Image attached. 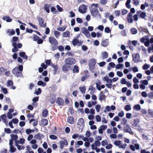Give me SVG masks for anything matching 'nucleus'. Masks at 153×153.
Instances as JSON below:
<instances>
[{"label": "nucleus", "mask_w": 153, "mask_h": 153, "mask_svg": "<svg viewBox=\"0 0 153 153\" xmlns=\"http://www.w3.org/2000/svg\"><path fill=\"white\" fill-rule=\"evenodd\" d=\"M111 30L109 27H106L105 28V32L107 33H111Z\"/></svg>", "instance_id": "48"}, {"label": "nucleus", "mask_w": 153, "mask_h": 153, "mask_svg": "<svg viewBox=\"0 0 153 153\" xmlns=\"http://www.w3.org/2000/svg\"><path fill=\"white\" fill-rule=\"evenodd\" d=\"M82 33L84 34L85 36L88 38H89L90 37V33L87 29L85 27H83L81 29Z\"/></svg>", "instance_id": "9"}, {"label": "nucleus", "mask_w": 153, "mask_h": 153, "mask_svg": "<svg viewBox=\"0 0 153 153\" xmlns=\"http://www.w3.org/2000/svg\"><path fill=\"white\" fill-rule=\"evenodd\" d=\"M19 40V38L16 36H13L12 38V42H14L12 44V46L14 47L12 49L13 52L15 53L18 51V48H22V45L21 43L17 44L16 42Z\"/></svg>", "instance_id": "2"}, {"label": "nucleus", "mask_w": 153, "mask_h": 153, "mask_svg": "<svg viewBox=\"0 0 153 153\" xmlns=\"http://www.w3.org/2000/svg\"><path fill=\"white\" fill-rule=\"evenodd\" d=\"M51 66L54 69L53 74H55L59 68L58 65H54L53 64H52Z\"/></svg>", "instance_id": "20"}, {"label": "nucleus", "mask_w": 153, "mask_h": 153, "mask_svg": "<svg viewBox=\"0 0 153 153\" xmlns=\"http://www.w3.org/2000/svg\"><path fill=\"white\" fill-rule=\"evenodd\" d=\"M51 11L54 14H56L57 12L55 7L53 6L51 7Z\"/></svg>", "instance_id": "37"}, {"label": "nucleus", "mask_w": 153, "mask_h": 153, "mask_svg": "<svg viewBox=\"0 0 153 153\" xmlns=\"http://www.w3.org/2000/svg\"><path fill=\"white\" fill-rule=\"evenodd\" d=\"M78 40L76 39H74L72 42V44L74 46H76L78 43Z\"/></svg>", "instance_id": "44"}, {"label": "nucleus", "mask_w": 153, "mask_h": 153, "mask_svg": "<svg viewBox=\"0 0 153 153\" xmlns=\"http://www.w3.org/2000/svg\"><path fill=\"white\" fill-rule=\"evenodd\" d=\"M44 137V136L41 134L40 133H38L36 134L34 136V138L36 140H40L42 138H43Z\"/></svg>", "instance_id": "16"}, {"label": "nucleus", "mask_w": 153, "mask_h": 153, "mask_svg": "<svg viewBox=\"0 0 153 153\" xmlns=\"http://www.w3.org/2000/svg\"><path fill=\"white\" fill-rule=\"evenodd\" d=\"M100 3L103 5H105L108 2V0H100Z\"/></svg>", "instance_id": "55"}, {"label": "nucleus", "mask_w": 153, "mask_h": 153, "mask_svg": "<svg viewBox=\"0 0 153 153\" xmlns=\"http://www.w3.org/2000/svg\"><path fill=\"white\" fill-rule=\"evenodd\" d=\"M108 39H105V40H102V41L101 45L102 46L105 47L108 45Z\"/></svg>", "instance_id": "21"}, {"label": "nucleus", "mask_w": 153, "mask_h": 153, "mask_svg": "<svg viewBox=\"0 0 153 153\" xmlns=\"http://www.w3.org/2000/svg\"><path fill=\"white\" fill-rule=\"evenodd\" d=\"M16 146H17V149L19 150H21L22 149H25V147L23 146H21L20 145H16Z\"/></svg>", "instance_id": "58"}, {"label": "nucleus", "mask_w": 153, "mask_h": 153, "mask_svg": "<svg viewBox=\"0 0 153 153\" xmlns=\"http://www.w3.org/2000/svg\"><path fill=\"white\" fill-rule=\"evenodd\" d=\"M64 100L61 97H58L56 101V103L59 106H61L63 105L64 103Z\"/></svg>", "instance_id": "18"}, {"label": "nucleus", "mask_w": 153, "mask_h": 153, "mask_svg": "<svg viewBox=\"0 0 153 153\" xmlns=\"http://www.w3.org/2000/svg\"><path fill=\"white\" fill-rule=\"evenodd\" d=\"M16 150V148L14 147L13 146H10V150H9V151L11 153H13L15 152Z\"/></svg>", "instance_id": "36"}, {"label": "nucleus", "mask_w": 153, "mask_h": 153, "mask_svg": "<svg viewBox=\"0 0 153 153\" xmlns=\"http://www.w3.org/2000/svg\"><path fill=\"white\" fill-rule=\"evenodd\" d=\"M134 108L137 109V110H140L141 109L140 106L139 104L135 105L134 107Z\"/></svg>", "instance_id": "59"}, {"label": "nucleus", "mask_w": 153, "mask_h": 153, "mask_svg": "<svg viewBox=\"0 0 153 153\" xmlns=\"http://www.w3.org/2000/svg\"><path fill=\"white\" fill-rule=\"evenodd\" d=\"M4 130V132L7 134H10L11 132V130L9 128H5Z\"/></svg>", "instance_id": "53"}, {"label": "nucleus", "mask_w": 153, "mask_h": 153, "mask_svg": "<svg viewBox=\"0 0 153 153\" xmlns=\"http://www.w3.org/2000/svg\"><path fill=\"white\" fill-rule=\"evenodd\" d=\"M6 70L7 69H5L3 67H0V75H2Z\"/></svg>", "instance_id": "41"}, {"label": "nucleus", "mask_w": 153, "mask_h": 153, "mask_svg": "<svg viewBox=\"0 0 153 153\" xmlns=\"http://www.w3.org/2000/svg\"><path fill=\"white\" fill-rule=\"evenodd\" d=\"M51 4H46L44 6V9L46 11L47 13H50V10L49 8L51 6Z\"/></svg>", "instance_id": "22"}, {"label": "nucleus", "mask_w": 153, "mask_h": 153, "mask_svg": "<svg viewBox=\"0 0 153 153\" xmlns=\"http://www.w3.org/2000/svg\"><path fill=\"white\" fill-rule=\"evenodd\" d=\"M108 56V53L106 51H104L102 53V56L103 59L107 58Z\"/></svg>", "instance_id": "35"}, {"label": "nucleus", "mask_w": 153, "mask_h": 153, "mask_svg": "<svg viewBox=\"0 0 153 153\" xmlns=\"http://www.w3.org/2000/svg\"><path fill=\"white\" fill-rule=\"evenodd\" d=\"M131 0H127V1L126 3V7L128 8H130L131 7V5L129 4L131 2Z\"/></svg>", "instance_id": "38"}, {"label": "nucleus", "mask_w": 153, "mask_h": 153, "mask_svg": "<svg viewBox=\"0 0 153 153\" xmlns=\"http://www.w3.org/2000/svg\"><path fill=\"white\" fill-rule=\"evenodd\" d=\"M133 60L135 63L138 62L140 60V56L138 53L132 55Z\"/></svg>", "instance_id": "11"}, {"label": "nucleus", "mask_w": 153, "mask_h": 153, "mask_svg": "<svg viewBox=\"0 0 153 153\" xmlns=\"http://www.w3.org/2000/svg\"><path fill=\"white\" fill-rule=\"evenodd\" d=\"M39 97H34L33 99V102L32 103L33 105H34L35 103H36V102L38 101L39 100Z\"/></svg>", "instance_id": "39"}, {"label": "nucleus", "mask_w": 153, "mask_h": 153, "mask_svg": "<svg viewBox=\"0 0 153 153\" xmlns=\"http://www.w3.org/2000/svg\"><path fill=\"white\" fill-rule=\"evenodd\" d=\"M72 68L71 66L65 63L62 67V70L65 73H66L70 70H71Z\"/></svg>", "instance_id": "7"}, {"label": "nucleus", "mask_w": 153, "mask_h": 153, "mask_svg": "<svg viewBox=\"0 0 153 153\" xmlns=\"http://www.w3.org/2000/svg\"><path fill=\"white\" fill-rule=\"evenodd\" d=\"M127 82V81L126 80V79L124 78H123L120 80L121 83L123 84H126Z\"/></svg>", "instance_id": "60"}, {"label": "nucleus", "mask_w": 153, "mask_h": 153, "mask_svg": "<svg viewBox=\"0 0 153 153\" xmlns=\"http://www.w3.org/2000/svg\"><path fill=\"white\" fill-rule=\"evenodd\" d=\"M23 66L22 65H19L18 67H16L12 70V74L16 77H23L22 71Z\"/></svg>", "instance_id": "1"}, {"label": "nucleus", "mask_w": 153, "mask_h": 153, "mask_svg": "<svg viewBox=\"0 0 153 153\" xmlns=\"http://www.w3.org/2000/svg\"><path fill=\"white\" fill-rule=\"evenodd\" d=\"M95 118L97 121L100 122L101 121V118L100 115H97L96 116Z\"/></svg>", "instance_id": "56"}, {"label": "nucleus", "mask_w": 153, "mask_h": 153, "mask_svg": "<svg viewBox=\"0 0 153 153\" xmlns=\"http://www.w3.org/2000/svg\"><path fill=\"white\" fill-rule=\"evenodd\" d=\"M54 34L56 38L59 36L60 34V32L57 31H54Z\"/></svg>", "instance_id": "51"}, {"label": "nucleus", "mask_w": 153, "mask_h": 153, "mask_svg": "<svg viewBox=\"0 0 153 153\" xmlns=\"http://www.w3.org/2000/svg\"><path fill=\"white\" fill-rule=\"evenodd\" d=\"M100 108L101 105H97L95 106L97 112H99L100 111Z\"/></svg>", "instance_id": "54"}, {"label": "nucleus", "mask_w": 153, "mask_h": 153, "mask_svg": "<svg viewBox=\"0 0 153 153\" xmlns=\"http://www.w3.org/2000/svg\"><path fill=\"white\" fill-rule=\"evenodd\" d=\"M66 28V27H60L57 28V29L59 31H64L65 30Z\"/></svg>", "instance_id": "47"}, {"label": "nucleus", "mask_w": 153, "mask_h": 153, "mask_svg": "<svg viewBox=\"0 0 153 153\" xmlns=\"http://www.w3.org/2000/svg\"><path fill=\"white\" fill-rule=\"evenodd\" d=\"M41 123L43 126H47L48 123V121L47 119H43L41 121Z\"/></svg>", "instance_id": "26"}, {"label": "nucleus", "mask_w": 153, "mask_h": 153, "mask_svg": "<svg viewBox=\"0 0 153 153\" xmlns=\"http://www.w3.org/2000/svg\"><path fill=\"white\" fill-rule=\"evenodd\" d=\"M149 67L150 66L149 65H148L146 63H145L143 66L142 68L143 70H146L148 68H149Z\"/></svg>", "instance_id": "45"}, {"label": "nucleus", "mask_w": 153, "mask_h": 153, "mask_svg": "<svg viewBox=\"0 0 153 153\" xmlns=\"http://www.w3.org/2000/svg\"><path fill=\"white\" fill-rule=\"evenodd\" d=\"M49 42L51 45V50L54 51L57 49L58 42L55 38L52 36L50 37L49 38Z\"/></svg>", "instance_id": "4"}, {"label": "nucleus", "mask_w": 153, "mask_h": 153, "mask_svg": "<svg viewBox=\"0 0 153 153\" xmlns=\"http://www.w3.org/2000/svg\"><path fill=\"white\" fill-rule=\"evenodd\" d=\"M97 61L95 59L92 58L90 59L89 61L88 66L89 70L92 72H94L95 65Z\"/></svg>", "instance_id": "5"}, {"label": "nucleus", "mask_w": 153, "mask_h": 153, "mask_svg": "<svg viewBox=\"0 0 153 153\" xmlns=\"http://www.w3.org/2000/svg\"><path fill=\"white\" fill-rule=\"evenodd\" d=\"M59 143L60 144V148L61 149H63L64 145L67 146L68 145L67 141L66 140H64L63 141H60Z\"/></svg>", "instance_id": "17"}, {"label": "nucleus", "mask_w": 153, "mask_h": 153, "mask_svg": "<svg viewBox=\"0 0 153 153\" xmlns=\"http://www.w3.org/2000/svg\"><path fill=\"white\" fill-rule=\"evenodd\" d=\"M7 84L8 86H10L13 85V82L11 80H8L7 81Z\"/></svg>", "instance_id": "50"}, {"label": "nucleus", "mask_w": 153, "mask_h": 153, "mask_svg": "<svg viewBox=\"0 0 153 153\" xmlns=\"http://www.w3.org/2000/svg\"><path fill=\"white\" fill-rule=\"evenodd\" d=\"M79 67L76 65H75L73 69V72L74 73H79Z\"/></svg>", "instance_id": "24"}, {"label": "nucleus", "mask_w": 153, "mask_h": 153, "mask_svg": "<svg viewBox=\"0 0 153 153\" xmlns=\"http://www.w3.org/2000/svg\"><path fill=\"white\" fill-rule=\"evenodd\" d=\"M19 55L20 57L23 58L24 59H27L28 57L26 55V53L25 52H21L19 53Z\"/></svg>", "instance_id": "25"}, {"label": "nucleus", "mask_w": 153, "mask_h": 153, "mask_svg": "<svg viewBox=\"0 0 153 153\" xmlns=\"http://www.w3.org/2000/svg\"><path fill=\"white\" fill-rule=\"evenodd\" d=\"M140 17L142 19H144L146 16V14L145 13L142 12L140 14Z\"/></svg>", "instance_id": "49"}, {"label": "nucleus", "mask_w": 153, "mask_h": 153, "mask_svg": "<svg viewBox=\"0 0 153 153\" xmlns=\"http://www.w3.org/2000/svg\"><path fill=\"white\" fill-rule=\"evenodd\" d=\"M39 24V25L42 27H46V24H45L44 19L42 18L39 17L37 18Z\"/></svg>", "instance_id": "8"}, {"label": "nucleus", "mask_w": 153, "mask_h": 153, "mask_svg": "<svg viewBox=\"0 0 153 153\" xmlns=\"http://www.w3.org/2000/svg\"><path fill=\"white\" fill-rule=\"evenodd\" d=\"M56 7L58 10L60 12H62L63 11V9L59 5H57L56 6Z\"/></svg>", "instance_id": "61"}, {"label": "nucleus", "mask_w": 153, "mask_h": 153, "mask_svg": "<svg viewBox=\"0 0 153 153\" xmlns=\"http://www.w3.org/2000/svg\"><path fill=\"white\" fill-rule=\"evenodd\" d=\"M84 75L82 77L81 79V81L82 82H84L85 80L89 77V74L88 71L87 70H86L83 71Z\"/></svg>", "instance_id": "12"}, {"label": "nucleus", "mask_w": 153, "mask_h": 153, "mask_svg": "<svg viewBox=\"0 0 153 153\" xmlns=\"http://www.w3.org/2000/svg\"><path fill=\"white\" fill-rule=\"evenodd\" d=\"M37 84L38 85H41L42 87H44L46 85V83L45 82H43L42 80H40L38 81Z\"/></svg>", "instance_id": "29"}, {"label": "nucleus", "mask_w": 153, "mask_h": 153, "mask_svg": "<svg viewBox=\"0 0 153 153\" xmlns=\"http://www.w3.org/2000/svg\"><path fill=\"white\" fill-rule=\"evenodd\" d=\"M102 130H105L107 128V126L106 125L101 126L100 127Z\"/></svg>", "instance_id": "64"}, {"label": "nucleus", "mask_w": 153, "mask_h": 153, "mask_svg": "<svg viewBox=\"0 0 153 153\" xmlns=\"http://www.w3.org/2000/svg\"><path fill=\"white\" fill-rule=\"evenodd\" d=\"M39 37L38 36L34 34L33 35V40L35 41H36L39 39Z\"/></svg>", "instance_id": "57"}, {"label": "nucleus", "mask_w": 153, "mask_h": 153, "mask_svg": "<svg viewBox=\"0 0 153 153\" xmlns=\"http://www.w3.org/2000/svg\"><path fill=\"white\" fill-rule=\"evenodd\" d=\"M11 137V140H16L18 138V136L17 135H14L12 134L10 135Z\"/></svg>", "instance_id": "34"}, {"label": "nucleus", "mask_w": 153, "mask_h": 153, "mask_svg": "<svg viewBox=\"0 0 153 153\" xmlns=\"http://www.w3.org/2000/svg\"><path fill=\"white\" fill-rule=\"evenodd\" d=\"M49 137L52 140H56L57 138V137L54 135H50Z\"/></svg>", "instance_id": "52"}, {"label": "nucleus", "mask_w": 153, "mask_h": 153, "mask_svg": "<svg viewBox=\"0 0 153 153\" xmlns=\"http://www.w3.org/2000/svg\"><path fill=\"white\" fill-rule=\"evenodd\" d=\"M87 9V8L86 5L85 4H83L79 6V11L82 13H86Z\"/></svg>", "instance_id": "10"}, {"label": "nucleus", "mask_w": 153, "mask_h": 153, "mask_svg": "<svg viewBox=\"0 0 153 153\" xmlns=\"http://www.w3.org/2000/svg\"><path fill=\"white\" fill-rule=\"evenodd\" d=\"M99 100L100 101L104 100L106 99V97L103 91L100 92L99 95Z\"/></svg>", "instance_id": "15"}, {"label": "nucleus", "mask_w": 153, "mask_h": 153, "mask_svg": "<svg viewBox=\"0 0 153 153\" xmlns=\"http://www.w3.org/2000/svg\"><path fill=\"white\" fill-rule=\"evenodd\" d=\"M124 109L126 111H128L131 109V107L129 105H127L125 106Z\"/></svg>", "instance_id": "43"}, {"label": "nucleus", "mask_w": 153, "mask_h": 153, "mask_svg": "<svg viewBox=\"0 0 153 153\" xmlns=\"http://www.w3.org/2000/svg\"><path fill=\"white\" fill-rule=\"evenodd\" d=\"M2 19L4 20H6L7 22H10L12 21V19H10V17L8 16L3 17Z\"/></svg>", "instance_id": "27"}, {"label": "nucleus", "mask_w": 153, "mask_h": 153, "mask_svg": "<svg viewBox=\"0 0 153 153\" xmlns=\"http://www.w3.org/2000/svg\"><path fill=\"white\" fill-rule=\"evenodd\" d=\"M76 59L70 57L66 59L65 60V63L69 65L70 66L73 65L76 63Z\"/></svg>", "instance_id": "6"}, {"label": "nucleus", "mask_w": 153, "mask_h": 153, "mask_svg": "<svg viewBox=\"0 0 153 153\" xmlns=\"http://www.w3.org/2000/svg\"><path fill=\"white\" fill-rule=\"evenodd\" d=\"M139 120L137 119H134L133 120V122L132 123V125L134 127H136L139 123Z\"/></svg>", "instance_id": "23"}, {"label": "nucleus", "mask_w": 153, "mask_h": 153, "mask_svg": "<svg viewBox=\"0 0 153 153\" xmlns=\"http://www.w3.org/2000/svg\"><path fill=\"white\" fill-rule=\"evenodd\" d=\"M67 121L68 123L70 124H73L74 122V118L71 116H69L68 117Z\"/></svg>", "instance_id": "19"}, {"label": "nucleus", "mask_w": 153, "mask_h": 153, "mask_svg": "<svg viewBox=\"0 0 153 153\" xmlns=\"http://www.w3.org/2000/svg\"><path fill=\"white\" fill-rule=\"evenodd\" d=\"M150 43L149 39H147V41L145 42L144 43L146 47H149V46Z\"/></svg>", "instance_id": "63"}, {"label": "nucleus", "mask_w": 153, "mask_h": 153, "mask_svg": "<svg viewBox=\"0 0 153 153\" xmlns=\"http://www.w3.org/2000/svg\"><path fill=\"white\" fill-rule=\"evenodd\" d=\"M84 120L82 118H81L79 119L77 123V125H83L84 123Z\"/></svg>", "instance_id": "30"}, {"label": "nucleus", "mask_w": 153, "mask_h": 153, "mask_svg": "<svg viewBox=\"0 0 153 153\" xmlns=\"http://www.w3.org/2000/svg\"><path fill=\"white\" fill-rule=\"evenodd\" d=\"M34 122L33 123V125L34 126H36L38 124V122L37 120H35L34 119H32L29 121V123H31L33 121Z\"/></svg>", "instance_id": "31"}, {"label": "nucleus", "mask_w": 153, "mask_h": 153, "mask_svg": "<svg viewBox=\"0 0 153 153\" xmlns=\"http://www.w3.org/2000/svg\"><path fill=\"white\" fill-rule=\"evenodd\" d=\"M70 35V32L68 31H66L62 33V36L65 37L68 36Z\"/></svg>", "instance_id": "32"}, {"label": "nucleus", "mask_w": 153, "mask_h": 153, "mask_svg": "<svg viewBox=\"0 0 153 153\" xmlns=\"http://www.w3.org/2000/svg\"><path fill=\"white\" fill-rule=\"evenodd\" d=\"M57 49L60 51H62L64 50V47L62 45L59 46L58 47Z\"/></svg>", "instance_id": "62"}, {"label": "nucleus", "mask_w": 153, "mask_h": 153, "mask_svg": "<svg viewBox=\"0 0 153 153\" xmlns=\"http://www.w3.org/2000/svg\"><path fill=\"white\" fill-rule=\"evenodd\" d=\"M1 118L6 124L7 123V117L6 115L3 114L1 116Z\"/></svg>", "instance_id": "33"}, {"label": "nucleus", "mask_w": 153, "mask_h": 153, "mask_svg": "<svg viewBox=\"0 0 153 153\" xmlns=\"http://www.w3.org/2000/svg\"><path fill=\"white\" fill-rule=\"evenodd\" d=\"M34 131V130H32L30 129H27L26 130V133L27 134H29L32 132H33Z\"/></svg>", "instance_id": "46"}, {"label": "nucleus", "mask_w": 153, "mask_h": 153, "mask_svg": "<svg viewBox=\"0 0 153 153\" xmlns=\"http://www.w3.org/2000/svg\"><path fill=\"white\" fill-rule=\"evenodd\" d=\"M79 89L80 90V91L82 94H84L85 93L86 89L85 88V86H84L83 87H80L79 88Z\"/></svg>", "instance_id": "40"}, {"label": "nucleus", "mask_w": 153, "mask_h": 153, "mask_svg": "<svg viewBox=\"0 0 153 153\" xmlns=\"http://www.w3.org/2000/svg\"><path fill=\"white\" fill-rule=\"evenodd\" d=\"M131 31L133 34H135L137 33V30L136 29L132 28L131 29Z\"/></svg>", "instance_id": "42"}, {"label": "nucleus", "mask_w": 153, "mask_h": 153, "mask_svg": "<svg viewBox=\"0 0 153 153\" xmlns=\"http://www.w3.org/2000/svg\"><path fill=\"white\" fill-rule=\"evenodd\" d=\"M127 20L128 23H132L133 22L132 15L130 13H129L128 14Z\"/></svg>", "instance_id": "14"}, {"label": "nucleus", "mask_w": 153, "mask_h": 153, "mask_svg": "<svg viewBox=\"0 0 153 153\" xmlns=\"http://www.w3.org/2000/svg\"><path fill=\"white\" fill-rule=\"evenodd\" d=\"M48 114V111L47 109H44L42 112V116L44 117H46L47 116Z\"/></svg>", "instance_id": "28"}, {"label": "nucleus", "mask_w": 153, "mask_h": 153, "mask_svg": "<svg viewBox=\"0 0 153 153\" xmlns=\"http://www.w3.org/2000/svg\"><path fill=\"white\" fill-rule=\"evenodd\" d=\"M124 131L125 132L131 134L133 133L131 127L128 125H126L124 126Z\"/></svg>", "instance_id": "13"}, {"label": "nucleus", "mask_w": 153, "mask_h": 153, "mask_svg": "<svg viewBox=\"0 0 153 153\" xmlns=\"http://www.w3.org/2000/svg\"><path fill=\"white\" fill-rule=\"evenodd\" d=\"M98 7V4H92L90 7V11L92 16L94 17H96L97 15H100L98 10L97 7Z\"/></svg>", "instance_id": "3"}]
</instances>
